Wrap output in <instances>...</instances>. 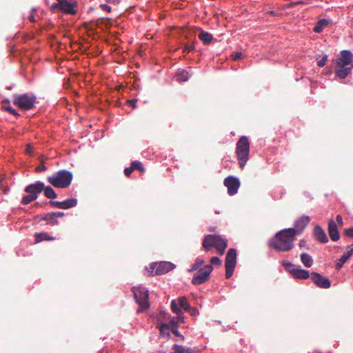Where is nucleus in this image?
<instances>
[{
  "mask_svg": "<svg viewBox=\"0 0 353 353\" xmlns=\"http://www.w3.org/2000/svg\"><path fill=\"white\" fill-rule=\"evenodd\" d=\"M288 228L278 232L269 241V247L278 252H285L294 248L296 235Z\"/></svg>",
  "mask_w": 353,
  "mask_h": 353,
  "instance_id": "f257e3e1",
  "label": "nucleus"
},
{
  "mask_svg": "<svg viewBox=\"0 0 353 353\" xmlns=\"http://www.w3.org/2000/svg\"><path fill=\"white\" fill-rule=\"evenodd\" d=\"M152 316L156 320L157 327L161 336L170 338L171 333L176 336V321L175 317H172L165 311L153 314Z\"/></svg>",
  "mask_w": 353,
  "mask_h": 353,
  "instance_id": "f03ea898",
  "label": "nucleus"
},
{
  "mask_svg": "<svg viewBox=\"0 0 353 353\" xmlns=\"http://www.w3.org/2000/svg\"><path fill=\"white\" fill-rule=\"evenodd\" d=\"M202 246L206 252L210 250L212 248H215L217 252L222 255L228 247V241L219 235L208 234L203 238Z\"/></svg>",
  "mask_w": 353,
  "mask_h": 353,
  "instance_id": "7ed1b4c3",
  "label": "nucleus"
},
{
  "mask_svg": "<svg viewBox=\"0 0 353 353\" xmlns=\"http://www.w3.org/2000/svg\"><path fill=\"white\" fill-rule=\"evenodd\" d=\"M72 179V172L66 170H61L48 176L47 181L54 188H67L70 185Z\"/></svg>",
  "mask_w": 353,
  "mask_h": 353,
  "instance_id": "20e7f679",
  "label": "nucleus"
},
{
  "mask_svg": "<svg viewBox=\"0 0 353 353\" xmlns=\"http://www.w3.org/2000/svg\"><path fill=\"white\" fill-rule=\"evenodd\" d=\"M250 153V143L245 136L240 137L236 143V154L241 168H243L248 160Z\"/></svg>",
  "mask_w": 353,
  "mask_h": 353,
  "instance_id": "39448f33",
  "label": "nucleus"
},
{
  "mask_svg": "<svg viewBox=\"0 0 353 353\" xmlns=\"http://www.w3.org/2000/svg\"><path fill=\"white\" fill-rule=\"evenodd\" d=\"M132 292L134 294V297L137 303L139 304V307L137 309V313L143 312L150 307L148 301L149 292L143 287H133Z\"/></svg>",
  "mask_w": 353,
  "mask_h": 353,
  "instance_id": "423d86ee",
  "label": "nucleus"
},
{
  "mask_svg": "<svg viewBox=\"0 0 353 353\" xmlns=\"http://www.w3.org/2000/svg\"><path fill=\"white\" fill-rule=\"evenodd\" d=\"M36 99L34 94H16L13 97V103L21 110H29L34 106Z\"/></svg>",
  "mask_w": 353,
  "mask_h": 353,
  "instance_id": "0eeeda50",
  "label": "nucleus"
},
{
  "mask_svg": "<svg viewBox=\"0 0 353 353\" xmlns=\"http://www.w3.org/2000/svg\"><path fill=\"white\" fill-rule=\"evenodd\" d=\"M181 310L190 313V315L196 316L199 314L196 307H191L185 296L178 298V326L181 323H184V316Z\"/></svg>",
  "mask_w": 353,
  "mask_h": 353,
  "instance_id": "6e6552de",
  "label": "nucleus"
},
{
  "mask_svg": "<svg viewBox=\"0 0 353 353\" xmlns=\"http://www.w3.org/2000/svg\"><path fill=\"white\" fill-rule=\"evenodd\" d=\"M175 265L168 261L154 262L150 265L148 268L149 275L163 274L173 270Z\"/></svg>",
  "mask_w": 353,
  "mask_h": 353,
  "instance_id": "1a4fd4ad",
  "label": "nucleus"
},
{
  "mask_svg": "<svg viewBox=\"0 0 353 353\" xmlns=\"http://www.w3.org/2000/svg\"><path fill=\"white\" fill-rule=\"evenodd\" d=\"M236 264V250L234 248H230L227 252L225 260L226 279H230L232 276Z\"/></svg>",
  "mask_w": 353,
  "mask_h": 353,
  "instance_id": "9d476101",
  "label": "nucleus"
},
{
  "mask_svg": "<svg viewBox=\"0 0 353 353\" xmlns=\"http://www.w3.org/2000/svg\"><path fill=\"white\" fill-rule=\"evenodd\" d=\"M213 270L212 265H207L204 266L203 270H196L192 279V283L195 285H199L204 283L210 279V275Z\"/></svg>",
  "mask_w": 353,
  "mask_h": 353,
  "instance_id": "9b49d317",
  "label": "nucleus"
},
{
  "mask_svg": "<svg viewBox=\"0 0 353 353\" xmlns=\"http://www.w3.org/2000/svg\"><path fill=\"white\" fill-rule=\"evenodd\" d=\"M223 183L224 185L227 187L228 193L230 196L234 195L240 187L239 180L234 176H229L226 177L224 179Z\"/></svg>",
  "mask_w": 353,
  "mask_h": 353,
  "instance_id": "f8f14e48",
  "label": "nucleus"
},
{
  "mask_svg": "<svg viewBox=\"0 0 353 353\" xmlns=\"http://www.w3.org/2000/svg\"><path fill=\"white\" fill-rule=\"evenodd\" d=\"M310 218L309 216L303 215L300 216L294 223V228H288L290 230H293V233L297 236L303 232L306 226L309 224Z\"/></svg>",
  "mask_w": 353,
  "mask_h": 353,
  "instance_id": "ddd939ff",
  "label": "nucleus"
},
{
  "mask_svg": "<svg viewBox=\"0 0 353 353\" xmlns=\"http://www.w3.org/2000/svg\"><path fill=\"white\" fill-rule=\"evenodd\" d=\"M311 279L314 283L320 288L328 289L331 286L330 281L317 272L311 273Z\"/></svg>",
  "mask_w": 353,
  "mask_h": 353,
  "instance_id": "4468645a",
  "label": "nucleus"
},
{
  "mask_svg": "<svg viewBox=\"0 0 353 353\" xmlns=\"http://www.w3.org/2000/svg\"><path fill=\"white\" fill-rule=\"evenodd\" d=\"M44 189V183L41 181H37L34 183H32L28 185L25 188V192L28 194H31L34 195V196L38 197V194L43 192Z\"/></svg>",
  "mask_w": 353,
  "mask_h": 353,
  "instance_id": "2eb2a0df",
  "label": "nucleus"
},
{
  "mask_svg": "<svg viewBox=\"0 0 353 353\" xmlns=\"http://www.w3.org/2000/svg\"><path fill=\"white\" fill-rule=\"evenodd\" d=\"M353 54L349 50H343L340 57L336 61V65H353Z\"/></svg>",
  "mask_w": 353,
  "mask_h": 353,
  "instance_id": "dca6fc26",
  "label": "nucleus"
},
{
  "mask_svg": "<svg viewBox=\"0 0 353 353\" xmlns=\"http://www.w3.org/2000/svg\"><path fill=\"white\" fill-rule=\"evenodd\" d=\"M353 255V244L350 245L347 247V250L344 254L341 256V257L338 259L336 264V269L339 270L344 263Z\"/></svg>",
  "mask_w": 353,
  "mask_h": 353,
  "instance_id": "f3484780",
  "label": "nucleus"
},
{
  "mask_svg": "<svg viewBox=\"0 0 353 353\" xmlns=\"http://www.w3.org/2000/svg\"><path fill=\"white\" fill-rule=\"evenodd\" d=\"M328 233L333 241H337L340 238L336 223L333 219H330L328 221Z\"/></svg>",
  "mask_w": 353,
  "mask_h": 353,
  "instance_id": "a211bd4d",
  "label": "nucleus"
},
{
  "mask_svg": "<svg viewBox=\"0 0 353 353\" xmlns=\"http://www.w3.org/2000/svg\"><path fill=\"white\" fill-rule=\"evenodd\" d=\"M353 65H336V75L340 79H345L352 71Z\"/></svg>",
  "mask_w": 353,
  "mask_h": 353,
  "instance_id": "6ab92c4d",
  "label": "nucleus"
},
{
  "mask_svg": "<svg viewBox=\"0 0 353 353\" xmlns=\"http://www.w3.org/2000/svg\"><path fill=\"white\" fill-rule=\"evenodd\" d=\"M289 272L296 279H307L310 277L309 271L304 269L293 268L289 270Z\"/></svg>",
  "mask_w": 353,
  "mask_h": 353,
  "instance_id": "aec40b11",
  "label": "nucleus"
},
{
  "mask_svg": "<svg viewBox=\"0 0 353 353\" xmlns=\"http://www.w3.org/2000/svg\"><path fill=\"white\" fill-rule=\"evenodd\" d=\"M314 235L316 240L321 243H325L328 242V238L325 232L319 225H316L314 228Z\"/></svg>",
  "mask_w": 353,
  "mask_h": 353,
  "instance_id": "412c9836",
  "label": "nucleus"
},
{
  "mask_svg": "<svg viewBox=\"0 0 353 353\" xmlns=\"http://www.w3.org/2000/svg\"><path fill=\"white\" fill-rule=\"evenodd\" d=\"M60 11L70 14H74L76 12L74 4L67 0H60Z\"/></svg>",
  "mask_w": 353,
  "mask_h": 353,
  "instance_id": "4be33fe9",
  "label": "nucleus"
},
{
  "mask_svg": "<svg viewBox=\"0 0 353 353\" xmlns=\"http://www.w3.org/2000/svg\"><path fill=\"white\" fill-rule=\"evenodd\" d=\"M34 237L37 243L43 241H54L56 239L55 237L51 236L48 232H37L34 234Z\"/></svg>",
  "mask_w": 353,
  "mask_h": 353,
  "instance_id": "5701e85b",
  "label": "nucleus"
},
{
  "mask_svg": "<svg viewBox=\"0 0 353 353\" xmlns=\"http://www.w3.org/2000/svg\"><path fill=\"white\" fill-rule=\"evenodd\" d=\"M1 108L12 115L19 116V114L10 105V100L6 99L1 101Z\"/></svg>",
  "mask_w": 353,
  "mask_h": 353,
  "instance_id": "b1692460",
  "label": "nucleus"
},
{
  "mask_svg": "<svg viewBox=\"0 0 353 353\" xmlns=\"http://www.w3.org/2000/svg\"><path fill=\"white\" fill-rule=\"evenodd\" d=\"M205 265V261L202 259L198 258L195 262L192 264L191 268L189 270L190 272H194L196 270H203Z\"/></svg>",
  "mask_w": 353,
  "mask_h": 353,
  "instance_id": "393cba45",
  "label": "nucleus"
},
{
  "mask_svg": "<svg viewBox=\"0 0 353 353\" xmlns=\"http://www.w3.org/2000/svg\"><path fill=\"white\" fill-rule=\"evenodd\" d=\"M329 25V21L327 19L319 20L313 28L314 32L320 33L323 31V28Z\"/></svg>",
  "mask_w": 353,
  "mask_h": 353,
  "instance_id": "a878e982",
  "label": "nucleus"
},
{
  "mask_svg": "<svg viewBox=\"0 0 353 353\" xmlns=\"http://www.w3.org/2000/svg\"><path fill=\"white\" fill-rule=\"evenodd\" d=\"M198 37L205 45L210 43L212 40V35L207 32H205V31H201L199 33Z\"/></svg>",
  "mask_w": 353,
  "mask_h": 353,
  "instance_id": "bb28decb",
  "label": "nucleus"
},
{
  "mask_svg": "<svg viewBox=\"0 0 353 353\" xmlns=\"http://www.w3.org/2000/svg\"><path fill=\"white\" fill-rule=\"evenodd\" d=\"M301 261L302 263L307 268L311 267L313 264V259L312 256L305 252L301 254Z\"/></svg>",
  "mask_w": 353,
  "mask_h": 353,
  "instance_id": "cd10ccee",
  "label": "nucleus"
},
{
  "mask_svg": "<svg viewBox=\"0 0 353 353\" xmlns=\"http://www.w3.org/2000/svg\"><path fill=\"white\" fill-rule=\"evenodd\" d=\"M77 200L76 199H69L61 201V209H69L76 206Z\"/></svg>",
  "mask_w": 353,
  "mask_h": 353,
  "instance_id": "c85d7f7f",
  "label": "nucleus"
},
{
  "mask_svg": "<svg viewBox=\"0 0 353 353\" xmlns=\"http://www.w3.org/2000/svg\"><path fill=\"white\" fill-rule=\"evenodd\" d=\"M43 191H44V195L48 199H54L57 197V194L51 186H44Z\"/></svg>",
  "mask_w": 353,
  "mask_h": 353,
  "instance_id": "c756f323",
  "label": "nucleus"
},
{
  "mask_svg": "<svg viewBox=\"0 0 353 353\" xmlns=\"http://www.w3.org/2000/svg\"><path fill=\"white\" fill-rule=\"evenodd\" d=\"M179 28V27L178 26V29ZM178 34H180V37L181 38L184 37L185 39H191L194 36V34L192 32H191L190 30H188L184 28H181V30L180 32L178 31Z\"/></svg>",
  "mask_w": 353,
  "mask_h": 353,
  "instance_id": "7c9ffc66",
  "label": "nucleus"
},
{
  "mask_svg": "<svg viewBox=\"0 0 353 353\" xmlns=\"http://www.w3.org/2000/svg\"><path fill=\"white\" fill-rule=\"evenodd\" d=\"M190 74L186 70H178V81H187L190 77Z\"/></svg>",
  "mask_w": 353,
  "mask_h": 353,
  "instance_id": "2f4dec72",
  "label": "nucleus"
},
{
  "mask_svg": "<svg viewBox=\"0 0 353 353\" xmlns=\"http://www.w3.org/2000/svg\"><path fill=\"white\" fill-rule=\"evenodd\" d=\"M43 220L48 221L52 225L58 224V221L56 220V217L53 215L52 212L46 214L43 217Z\"/></svg>",
  "mask_w": 353,
  "mask_h": 353,
  "instance_id": "473e14b6",
  "label": "nucleus"
},
{
  "mask_svg": "<svg viewBox=\"0 0 353 353\" xmlns=\"http://www.w3.org/2000/svg\"><path fill=\"white\" fill-rule=\"evenodd\" d=\"M37 199V196H34V195L29 194L28 195L24 196L23 197L21 203L23 205H28L32 202L33 201L36 200Z\"/></svg>",
  "mask_w": 353,
  "mask_h": 353,
  "instance_id": "72a5a7b5",
  "label": "nucleus"
},
{
  "mask_svg": "<svg viewBox=\"0 0 353 353\" xmlns=\"http://www.w3.org/2000/svg\"><path fill=\"white\" fill-rule=\"evenodd\" d=\"M131 166L134 170H138L141 172H143L145 171V169H144L142 163L140 161H132L131 163Z\"/></svg>",
  "mask_w": 353,
  "mask_h": 353,
  "instance_id": "f704fd0d",
  "label": "nucleus"
},
{
  "mask_svg": "<svg viewBox=\"0 0 353 353\" xmlns=\"http://www.w3.org/2000/svg\"><path fill=\"white\" fill-rule=\"evenodd\" d=\"M178 353H193V350L188 347L178 345Z\"/></svg>",
  "mask_w": 353,
  "mask_h": 353,
  "instance_id": "c9c22d12",
  "label": "nucleus"
},
{
  "mask_svg": "<svg viewBox=\"0 0 353 353\" xmlns=\"http://www.w3.org/2000/svg\"><path fill=\"white\" fill-rule=\"evenodd\" d=\"M210 263L212 265L220 266L221 265V259L217 256H212L210 259Z\"/></svg>",
  "mask_w": 353,
  "mask_h": 353,
  "instance_id": "e433bc0d",
  "label": "nucleus"
},
{
  "mask_svg": "<svg viewBox=\"0 0 353 353\" xmlns=\"http://www.w3.org/2000/svg\"><path fill=\"white\" fill-rule=\"evenodd\" d=\"M50 10L54 12L60 10V0H58V2L52 4L50 6Z\"/></svg>",
  "mask_w": 353,
  "mask_h": 353,
  "instance_id": "4c0bfd02",
  "label": "nucleus"
},
{
  "mask_svg": "<svg viewBox=\"0 0 353 353\" xmlns=\"http://www.w3.org/2000/svg\"><path fill=\"white\" fill-rule=\"evenodd\" d=\"M327 59V57L326 55H324L321 60L318 61V62H317L318 66H319L321 68L323 67L326 63Z\"/></svg>",
  "mask_w": 353,
  "mask_h": 353,
  "instance_id": "58836bf2",
  "label": "nucleus"
},
{
  "mask_svg": "<svg viewBox=\"0 0 353 353\" xmlns=\"http://www.w3.org/2000/svg\"><path fill=\"white\" fill-rule=\"evenodd\" d=\"M194 49V46L192 43H186L184 45V52H190Z\"/></svg>",
  "mask_w": 353,
  "mask_h": 353,
  "instance_id": "ea45409f",
  "label": "nucleus"
},
{
  "mask_svg": "<svg viewBox=\"0 0 353 353\" xmlns=\"http://www.w3.org/2000/svg\"><path fill=\"white\" fill-rule=\"evenodd\" d=\"M46 170H47V167L44 165L43 161H41V165H39L35 168V171L37 172L46 171Z\"/></svg>",
  "mask_w": 353,
  "mask_h": 353,
  "instance_id": "a19ab883",
  "label": "nucleus"
},
{
  "mask_svg": "<svg viewBox=\"0 0 353 353\" xmlns=\"http://www.w3.org/2000/svg\"><path fill=\"white\" fill-rule=\"evenodd\" d=\"M50 204L52 207L61 209V201H50Z\"/></svg>",
  "mask_w": 353,
  "mask_h": 353,
  "instance_id": "79ce46f5",
  "label": "nucleus"
},
{
  "mask_svg": "<svg viewBox=\"0 0 353 353\" xmlns=\"http://www.w3.org/2000/svg\"><path fill=\"white\" fill-rule=\"evenodd\" d=\"M100 8L101 10H103V11H106L108 12H110L112 11V8L111 6L107 5V4H101L100 5Z\"/></svg>",
  "mask_w": 353,
  "mask_h": 353,
  "instance_id": "37998d69",
  "label": "nucleus"
},
{
  "mask_svg": "<svg viewBox=\"0 0 353 353\" xmlns=\"http://www.w3.org/2000/svg\"><path fill=\"white\" fill-rule=\"evenodd\" d=\"M137 99H132V100H128L126 101V103L129 105L132 106L133 109H134L137 106Z\"/></svg>",
  "mask_w": 353,
  "mask_h": 353,
  "instance_id": "c03bdc74",
  "label": "nucleus"
},
{
  "mask_svg": "<svg viewBox=\"0 0 353 353\" xmlns=\"http://www.w3.org/2000/svg\"><path fill=\"white\" fill-rule=\"evenodd\" d=\"M134 171L133 168H132V166L130 165V167L128 168H125L124 170V174L126 176H130L131 173Z\"/></svg>",
  "mask_w": 353,
  "mask_h": 353,
  "instance_id": "a18cd8bd",
  "label": "nucleus"
},
{
  "mask_svg": "<svg viewBox=\"0 0 353 353\" xmlns=\"http://www.w3.org/2000/svg\"><path fill=\"white\" fill-rule=\"evenodd\" d=\"M345 234L347 237L353 238V228H350L346 229L345 230Z\"/></svg>",
  "mask_w": 353,
  "mask_h": 353,
  "instance_id": "49530a36",
  "label": "nucleus"
},
{
  "mask_svg": "<svg viewBox=\"0 0 353 353\" xmlns=\"http://www.w3.org/2000/svg\"><path fill=\"white\" fill-rule=\"evenodd\" d=\"M304 3L303 1H297V2H291L285 6L286 8H293L295 7L298 4Z\"/></svg>",
  "mask_w": 353,
  "mask_h": 353,
  "instance_id": "de8ad7c7",
  "label": "nucleus"
},
{
  "mask_svg": "<svg viewBox=\"0 0 353 353\" xmlns=\"http://www.w3.org/2000/svg\"><path fill=\"white\" fill-rule=\"evenodd\" d=\"M299 245L300 248H306L307 249H309V247L307 245V242L305 239H301L299 241Z\"/></svg>",
  "mask_w": 353,
  "mask_h": 353,
  "instance_id": "09e8293b",
  "label": "nucleus"
},
{
  "mask_svg": "<svg viewBox=\"0 0 353 353\" xmlns=\"http://www.w3.org/2000/svg\"><path fill=\"white\" fill-rule=\"evenodd\" d=\"M283 265L285 267L286 270L289 271V270L292 269L291 268L292 266V263L291 262L284 261L283 262Z\"/></svg>",
  "mask_w": 353,
  "mask_h": 353,
  "instance_id": "8fccbe9b",
  "label": "nucleus"
},
{
  "mask_svg": "<svg viewBox=\"0 0 353 353\" xmlns=\"http://www.w3.org/2000/svg\"><path fill=\"white\" fill-rule=\"evenodd\" d=\"M171 309L173 312L176 313V301L173 300L171 303Z\"/></svg>",
  "mask_w": 353,
  "mask_h": 353,
  "instance_id": "3c124183",
  "label": "nucleus"
},
{
  "mask_svg": "<svg viewBox=\"0 0 353 353\" xmlns=\"http://www.w3.org/2000/svg\"><path fill=\"white\" fill-rule=\"evenodd\" d=\"M53 215L57 218V217H62L64 216V213L63 212H52Z\"/></svg>",
  "mask_w": 353,
  "mask_h": 353,
  "instance_id": "603ef678",
  "label": "nucleus"
},
{
  "mask_svg": "<svg viewBox=\"0 0 353 353\" xmlns=\"http://www.w3.org/2000/svg\"><path fill=\"white\" fill-rule=\"evenodd\" d=\"M336 219L339 225H343V219L341 215H337Z\"/></svg>",
  "mask_w": 353,
  "mask_h": 353,
  "instance_id": "864d4df0",
  "label": "nucleus"
},
{
  "mask_svg": "<svg viewBox=\"0 0 353 353\" xmlns=\"http://www.w3.org/2000/svg\"><path fill=\"white\" fill-rule=\"evenodd\" d=\"M241 52H236L234 54H232L233 57H234V59H240L241 57Z\"/></svg>",
  "mask_w": 353,
  "mask_h": 353,
  "instance_id": "5fc2aeb1",
  "label": "nucleus"
},
{
  "mask_svg": "<svg viewBox=\"0 0 353 353\" xmlns=\"http://www.w3.org/2000/svg\"><path fill=\"white\" fill-rule=\"evenodd\" d=\"M106 1L112 4H118L120 3L121 0H106Z\"/></svg>",
  "mask_w": 353,
  "mask_h": 353,
  "instance_id": "6e6d98bb",
  "label": "nucleus"
},
{
  "mask_svg": "<svg viewBox=\"0 0 353 353\" xmlns=\"http://www.w3.org/2000/svg\"><path fill=\"white\" fill-rule=\"evenodd\" d=\"M26 152L27 154H31V152H32V148H31L30 145H28L27 146V148L26 149Z\"/></svg>",
  "mask_w": 353,
  "mask_h": 353,
  "instance_id": "4d7b16f0",
  "label": "nucleus"
},
{
  "mask_svg": "<svg viewBox=\"0 0 353 353\" xmlns=\"http://www.w3.org/2000/svg\"><path fill=\"white\" fill-rule=\"evenodd\" d=\"M28 19L29 20L32 22V23H34L36 21L33 14H30L29 17H28Z\"/></svg>",
  "mask_w": 353,
  "mask_h": 353,
  "instance_id": "13d9d810",
  "label": "nucleus"
},
{
  "mask_svg": "<svg viewBox=\"0 0 353 353\" xmlns=\"http://www.w3.org/2000/svg\"><path fill=\"white\" fill-rule=\"evenodd\" d=\"M177 336H178V341L179 339H181V340L184 339V336L183 335H181L179 332H178Z\"/></svg>",
  "mask_w": 353,
  "mask_h": 353,
  "instance_id": "bf43d9fd",
  "label": "nucleus"
},
{
  "mask_svg": "<svg viewBox=\"0 0 353 353\" xmlns=\"http://www.w3.org/2000/svg\"><path fill=\"white\" fill-rule=\"evenodd\" d=\"M185 6H183V4H180L179 2H178V6H177V8L178 9H181L183 8H184Z\"/></svg>",
  "mask_w": 353,
  "mask_h": 353,
  "instance_id": "052dcab7",
  "label": "nucleus"
},
{
  "mask_svg": "<svg viewBox=\"0 0 353 353\" xmlns=\"http://www.w3.org/2000/svg\"><path fill=\"white\" fill-rule=\"evenodd\" d=\"M172 349L174 350V352H173L172 353H176V344H174L173 345Z\"/></svg>",
  "mask_w": 353,
  "mask_h": 353,
  "instance_id": "680f3d73",
  "label": "nucleus"
},
{
  "mask_svg": "<svg viewBox=\"0 0 353 353\" xmlns=\"http://www.w3.org/2000/svg\"><path fill=\"white\" fill-rule=\"evenodd\" d=\"M270 14H272V15H274V11H271V12H270Z\"/></svg>",
  "mask_w": 353,
  "mask_h": 353,
  "instance_id": "e2e57ef3",
  "label": "nucleus"
}]
</instances>
